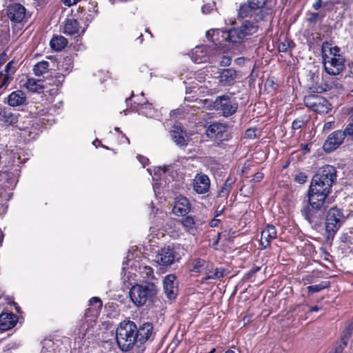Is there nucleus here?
I'll return each mask as SVG.
<instances>
[{"label":"nucleus","instance_id":"nucleus-63","mask_svg":"<svg viewBox=\"0 0 353 353\" xmlns=\"http://www.w3.org/2000/svg\"><path fill=\"white\" fill-rule=\"evenodd\" d=\"M133 256H134V254H132V253L129 252V253H128V256H127V260H128V261H130V260H132V259Z\"/></svg>","mask_w":353,"mask_h":353},{"label":"nucleus","instance_id":"nucleus-24","mask_svg":"<svg viewBox=\"0 0 353 353\" xmlns=\"http://www.w3.org/2000/svg\"><path fill=\"white\" fill-rule=\"evenodd\" d=\"M18 318L12 313L3 312L0 314V330L6 331L15 326Z\"/></svg>","mask_w":353,"mask_h":353},{"label":"nucleus","instance_id":"nucleus-54","mask_svg":"<svg viewBox=\"0 0 353 353\" xmlns=\"http://www.w3.org/2000/svg\"><path fill=\"white\" fill-rule=\"evenodd\" d=\"M137 159L139 162L142 164L143 167H145L148 163V159L145 157L138 155Z\"/></svg>","mask_w":353,"mask_h":353},{"label":"nucleus","instance_id":"nucleus-44","mask_svg":"<svg viewBox=\"0 0 353 353\" xmlns=\"http://www.w3.org/2000/svg\"><path fill=\"white\" fill-rule=\"evenodd\" d=\"M250 3L257 10L262 8L267 0H248Z\"/></svg>","mask_w":353,"mask_h":353},{"label":"nucleus","instance_id":"nucleus-8","mask_svg":"<svg viewBox=\"0 0 353 353\" xmlns=\"http://www.w3.org/2000/svg\"><path fill=\"white\" fill-rule=\"evenodd\" d=\"M305 106L319 114L327 113L330 103L325 98L318 94H309L304 97Z\"/></svg>","mask_w":353,"mask_h":353},{"label":"nucleus","instance_id":"nucleus-6","mask_svg":"<svg viewBox=\"0 0 353 353\" xmlns=\"http://www.w3.org/2000/svg\"><path fill=\"white\" fill-rule=\"evenodd\" d=\"M213 107L216 110L221 112L224 117H228L236 112L238 103L235 99L224 94L216 98L213 102Z\"/></svg>","mask_w":353,"mask_h":353},{"label":"nucleus","instance_id":"nucleus-50","mask_svg":"<svg viewBox=\"0 0 353 353\" xmlns=\"http://www.w3.org/2000/svg\"><path fill=\"white\" fill-rule=\"evenodd\" d=\"M230 63H231L230 57H229L228 56H223V57L220 61V65L221 66H228V65H230Z\"/></svg>","mask_w":353,"mask_h":353},{"label":"nucleus","instance_id":"nucleus-56","mask_svg":"<svg viewBox=\"0 0 353 353\" xmlns=\"http://www.w3.org/2000/svg\"><path fill=\"white\" fill-rule=\"evenodd\" d=\"M310 144H307V143L301 145V149L303 152V154H307V153L310 152Z\"/></svg>","mask_w":353,"mask_h":353},{"label":"nucleus","instance_id":"nucleus-12","mask_svg":"<svg viewBox=\"0 0 353 353\" xmlns=\"http://www.w3.org/2000/svg\"><path fill=\"white\" fill-rule=\"evenodd\" d=\"M344 139V132H342V130L332 132L323 143V150L327 153L335 150L343 143Z\"/></svg>","mask_w":353,"mask_h":353},{"label":"nucleus","instance_id":"nucleus-58","mask_svg":"<svg viewBox=\"0 0 353 353\" xmlns=\"http://www.w3.org/2000/svg\"><path fill=\"white\" fill-rule=\"evenodd\" d=\"M6 61V54L3 52L0 54V65L1 66Z\"/></svg>","mask_w":353,"mask_h":353},{"label":"nucleus","instance_id":"nucleus-52","mask_svg":"<svg viewBox=\"0 0 353 353\" xmlns=\"http://www.w3.org/2000/svg\"><path fill=\"white\" fill-rule=\"evenodd\" d=\"M263 178V174L262 172H256V174H254L252 181L256 183H258V182L261 181Z\"/></svg>","mask_w":353,"mask_h":353},{"label":"nucleus","instance_id":"nucleus-60","mask_svg":"<svg viewBox=\"0 0 353 353\" xmlns=\"http://www.w3.org/2000/svg\"><path fill=\"white\" fill-rule=\"evenodd\" d=\"M321 309L320 307L317 306V305H314V306H312L310 309V312H318Z\"/></svg>","mask_w":353,"mask_h":353},{"label":"nucleus","instance_id":"nucleus-31","mask_svg":"<svg viewBox=\"0 0 353 353\" xmlns=\"http://www.w3.org/2000/svg\"><path fill=\"white\" fill-rule=\"evenodd\" d=\"M208 267V263L204 259L196 258L192 261L191 271L195 273H203Z\"/></svg>","mask_w":353,"mask_h":353},{"label":"nucleus","instance_id":"nucleus-51","mask_svg":"<svg viewBox=\"0 0 353 353\" xmlns=\"http://www.w3.org/2000/svg\"><path fill=\"white\" fill-rule=\"evenodd\" d=\"M260 270V267H254L246 274L247 277L250 278L255 275Z\"/></svg>","mask_w":353,"mask_h":353},{"label":"nucleus","instance_id":"nucleus-11","mask_svg":"<svg viewBox=\"0 0 353 353\" xmlns=\"http://www.w3.org/2000/svg\"><path fill=\"white\" fill-rule=\"evenodd\" d=\"M205 133L208 137L214 139L218 142L228 140L229 138L228 125L219 122H214L210 124L207 128Z\"/></svg>","mask_w":353,"mask_h":353},{"label":"nucleus","instance_id":"nucleus-34","mask_svg":"<svg viewBox=\"0 0 353 353\" xmlns=\"http://www.w3.org/2000/svg\"><path fill=\"white\" fill-rule=\"evenodd\" d=\"M12 61H10L5 68V74H3V80L0 84V88H6L12 79V75L15 70L12 68Z\"/></svg>","mask_w":353,"mask_h":353},{"label":"nucleus","instance_id":"nucleus-55","mask_svg":"<svg viewBox=\"0 0 353 353\" xmlns=\"http://www.w3.org/2000/svg\"><path fill=\"white\" fill-rule=\"evenodd\" d=\"M220 223V220L218 219H213L210 222V225L212 228L217 227Z\"/></svg>","mask_w":353,"mask_h":353},{"label":"nucleus","instance_id":"nucleus-27","mask_svg":"<svg viewBox=\"0 0 353 353\" xmlns=\"http://www.w3.org/2000/svg\"><path fill=\"white\" fill-rule=\"evenodd\" d=\"M90 305H95L94 307H89L85 310V318L92 317L93 319L97 318L99 310L102 307V301L99 297L94 296L90 300Z\"/></svg>","mask_w":353,"mask_h":353},{"label":"nucleus","instance_id":"nucleus-35","mask_svg":"<svg viewBox=\"0 0 353 353\" xmlns=\"http://www.w3.org/2000/svg\"><path fill=\"white\" fill-rule=\"evenodd\" d=\"M332 88V83L321 81L316 83L310 88L311 92L322 93L330 90Z\"/></svg>","mask_w":353,"mask_h":353},{"label":"nucleus","instance_id":"nucleus-2","mask_svg":"<svg viewBox=\"0 0 353 353\" xmlns=\"http://www.w3.org/2000/svg\"><path fill=\"white\" fill-rule=\"evenodd\" d=\"M326 210L325 201L307 194V203L303 206L301 212L313 228H317L321 224Z\"/></svg>","mask_w":353,"mask_h":353},{"label":"nucleus","instance_id":"nucleus-32","mask_svg":"<svg viewBox=\"0 0 353 353\" xmlns=\"http://www.w3.org/2000/svg\"><path fill=\"white\" fill-rule=\"evenodd\" d=\"M67 39L63 36H54L50 40L51 48L56 51H61L67 45Z\"/></svg>","mask_w":353,"mask_h":353},{"label":"nucleus","instance_id":"nucleus-33","mask_svg":"<svg viewBox=\"0 0 353 353\" xmlns=\"http://www.w3.org/2000/svg\"><path fill=\"white\" fill-rule=\"evenodd\" d=\"M181 223L187 232L193 233L196 230V221L194 216L185 215L183 216Z\"/></svg>","mask_w":353,"mask_h":353},{"label":"nucleus","instance_id":"nucleus-22","mask_svg":"<svg viewBox=\"0 0 353 353\" xmlns=\"http://www.w3.org/2000/svg\"><path fill=\"white\" fill-rule=\"evenodd\" d=\"M95 320L92 317L85 318V315L84 319L81 321L79 327L74 331L75 339H83L89 330L94 325Z\"/></svg>","mask_w":353,"mask_h":353},{"label":"nucleus","instance_id":"nucleus-38","mask_svg":"<svg viewBox=\"0 0 353 353\" xmlns=\"http://www.w3.org/2000/svg\"><path fill=\"white\" fill-rule=\"evenodd\" d=\"M330 284L329 281H323L319 284L307 286V289L310 294H313L328 288L330 287Z\"/></svg>","mask_w":353,"mask_h":353},{"label":"nucleus","instance_id":"nucleus-28","mask_svg":"<svg viewBox=\"0 0 353 353\" xmlns=\"http://www.w3.org/2000/svg\"><path fill=\"white\" fill-rule=\"evenodd\" d=\"M79 23L74 18L67 19L64 23L63 33L68 35H74L79 33Z\"/></svg>","mask_w":353,"mask_h":353},{"label":"nucleus","instance_id":"nucleus-14","mask_svg":"<svg viewBox=\"0 0 353 353\" xmlns=\"http://www.w3.org/2000/svg\"><path fill=\"white\" fill-rule=\"evenodd\" d=\"M163 289L166 296L172 300L176 298L178 291L176 277L174 274L167 275L163 280Z\"/></svg>","mask_w":353,"mask_h":353},{"label":"nucleus","instance_id":"nucleus-10","mask_svg":"<svg viewBox=\"0 0 353 353\" xmlns=\"http://www.w3.org/2000/svg\"><path fill=\"white\" fill-rule=\"evenodd\" d=\"M231 32L232 28L228 30L212 29L207 31L206 37L216 47H222L224 46L223 43L226 41L234 43V37Z\"/></svg>","mask_w":353,"mask_h":353},{"label":"nucleus","instance_id":"nucleus-20","mask_svg":"<svg viewBox=\"0 0 353 353\" xmlns=\"http://www.w3.org/2000/svg\"><path fill=\"white\" fill-rule=\"evenodd\" d=\"M153 333V326L151 323H145L139 326L138 328L136 325L135 334L137 335L136 337V343L139 342L140 343H145L149 340Z\"/></svg>","mask_w":353,"mask_h":353},{"label":"nucleus","instance_id":"nucleus-40","mask_svg":"<svg viewBox=\"0 0 353 353\" xmlns=\"http://www.w3.org/2000/svg\"><path fill=\"white\" fill-rule=\"evenodd\" d=\"M141 274L143 279L150 280L154 278L153 269L148 265H143L140 268Z\"/></svg>","mask_w":353,"mask_h":353},{"label":"nucleus","instance_id":"nucleus-59","mask_svg":"<svg viewBox=\"0 0 353 353\" xmlns=\"http://www.w3.org/2000/svg\"><path fill=\"white\" fill-rule=\"evenodd\" d=\"M312 7L316 10H319L321 7V1L316 0V1L313 4Z\"/></svg>","mask_w":353,"mask_h":353},{"label":"nucleus","instance_id":"nucleus-37","mask_svg":"<svg viewBox=\"0 0 353 353\" xmlns=\"http://www.w3.org/2000/svg\"><path fill=\"white\" fill-rule=\"evenodd\" d=\"M19 114H14L9 111H3L2 121L7 125H14L18 121Z\"/></svg>","mask_w":353,"mask_h":353},{"label":"nucleus","instance_id":"nucleus-48","mask_svg":"<svg viewBox=\"0 0 353 353\" xmlns=\"http://www.w3.org/2000/svg\"><path fill=\"white\" fill-rule=\"evenodd\" d=\"M305 125V122L301 119H296L294 120L292 124V128L294 130L301 129Z\"/></svg>","mask_w":353,"mask_h":353},{"label":"nucleus","instance_id":"nucleus-53","mask_svg":"<svg viewBox=\"0 0 353 353\" xmlns=\"http://www.w3.org/2000/svg\"><path fill=\"white\" fill-rule=\"evenodd\" d=\"M289 48V44H285V43H280L278 46V49L279 52H285L288 51Z\"/></svg>","mask_w":353,"mask_h":353},{"label":"nucleus","instance_id":"nucleus-26","mask_svg":"<svg viewBox=\"0 0 353 353\" xmlns=\"http://www.w3.org/2000/svg\"><path fill=\"white\" fill-rule=\"evenodd\" d=\"M26 101V94L21 90L14 91L8 97V104L12 107L22 105L25 104Z\"/></svg>","mask_w":353,"mask_h":353},{"label":"nucleus","instance_id":"nucleus-57","mask_svg":"<svg viewBox=\"0 0 353 353\" xmlns=\"http://www.w3.org/2000/svg\"><path fill=\"white\" fill-rule=\"evenodd\" d=\"M319 17V14L318 13H312L311 17L309 18L310 22H315L318 17Z\"/></svg>","mask_w":353,"mask_h":353},{"label":"nucleus","instance_id":"nucleus-30","mask_svg":"<svg viewBox=\"0 0 353 353\" xmlns=\"http://www.w3.org/2000/svg\"><path fill=\"white\" fill-rule=\"evenodd\" d=\"M256 10L248 1L247 3L240 6L238 10V16L242 19L252 17Z\"/></svg>","mask_w":353,"mask_h":353},{"label":"nucleus","instance_id":"nucleus-1","mask_svg":"<svg viewBox=\"0 0 353 353\" xmlns=\"http://www.w3.org/2000/svg\"><path fill=\"white\" fill-rule=\"evenodd\" d=\"M321 56L324 70L330 75L336 76L344 68L345 58L341 54V48L332 47L329 41H324L321 46Z\"/></svg>","mask_w":353,"mask_h":353},{"label":"nucleus","instance_id":"nucleus-9","mask_svg":"<svg viewBox=\"0 0 353 353\" xmlns=\"http://www.w3.org/2000/svg\"><path fill=\"white\" fill-rule=\"evenodd\" d=\"M258 30V26L256 23L245 21L239 28H232V35L234 37V43H241L243 39L256 33Z\"/></svg>","mask_w":353,"mask_h":353},{"label":"nucleus","instance_id":"nucleus-23","mask_svg":"<svg viewBox=\"0 0 353 353\" xmlns=\"http://www.w3.org/2000/svg\"><path fill=\"white\" fill-rule=\"evenodd\" d=\"M170 135L174 142L179 146H185L188 144V137L181 126L174 125L170 131Z\"/></svg>","mask_w":353,"mask_h":353},{"label":"nucleus","instance_id":"nucleus-39","mask_svg":"<svg viewBox=\"0 0 353 353\" xmlns=\"http://www.w3.org/2000/svg\"><path fill=\"white\" fill-rule=\"evenodd\" d=\"M139 112L141 114L148 117H152L154 115V110L152 107V104L148 103L141 104L139 108Z\"/></svg>","mask_w":353,"mask_h":353},{"label":"nucleus","instance_id":"nucleus-5","mask_svg":"<svg viewBox=\"0 0 353 353\" xmlns=\"http://www.w3.org/2000/svg\"><path fill=\"white\" fill-rule=\"evenodd\" d=\"M345 216L341 210L334 207L330 209L325 220V230L329 236H333L341 228Z\"/></svg>","mask_w":353,"mask_h":353},{"label":"nucleus","instance_id":"nucleus-21","mask_svg":"<svg viewBox=\"0 0 353 353\" xmlns=\"http://www.w3.org/2000/svg\"><path fill=\"white\" fill-rule=\"evenodd\" d=\"M210 185V179L205 174H198L194 179L193 188L198 194H205L207 192Z\"/></svg>","mask_w":353,"mask_h":353},{"label":"nucleus","instance_id":"nucleus-46","mask_svg":"<svg viewBox=\"0 0 353 353\" xmlns=\"http://www.w3.org/2000/svg\"><path fill=\"white\" fill-rule=\"evenodd\" d=\"M223 276V272L216 269L214 272L211 274H208V275L205 277V280L208 279H216L222 277Z\"/></svg>","mask_w":353,"mask_h":353},{"label":"nucleus","instance_id":"nucleus-36","mask_svg":"<svg viewBox=\"0 0 353 353\" xmlns=\"http://www.w3.org/2000/svg\"><path fill=\"white\" fill-rule=\"evenodd\" d=\"M49 68V63L46 61H41L34 65L33 68L34 74L40 77L47 72Z\"/></svg>","mask_w":353,"mask_h":353},{"label":"nucleus","instance_id":"nucleus-45","mask_svg":"<svg viewBox=\"0 0 353 353\" xmlns=\"http://www.w3.org/2000/svg\"><path fill=\"white\" fill-rule=\"evenodd\" d=\"M342 132H344L345 138L347 137L353 140V123L348 124Z\"/></svg>","mask_w":353,"mask_h":353},{"label":"nucleus","instance_id":"nucleus-43","mask_svg":"<svg viewBox=\"0 0 353 353\" xmlns=\"http://www.w3.org/2000/svg\"><path fill=\"white\" fill-rule=\"evenodd\" d=\"M258 129L256 128L247 129L245 132V137L248 139H255L257 137Z\"/></svg>","mask_w":353,"mask_h":353},{"label":"nucleus","instance_id":"nucleus-19","mask_svg":"<svg viewBox=\"0 0 353 353\" xmlns=\"http://www.w3.org/2000/svg\"><path fill=\"white\" fill-rule=\"evenodd\" d=\"M174 259L175 252L170 247L162 248L156 256V261L161 265H170Z\"/></svg>","mask_w":353,"mask_h":353},{"label":"nucleus","instance_id":"nucleus-41","mask_svg":"<svg viewBox=\"0 0 353 353\" xmlns=\"http://www.w3.org/2000/svg\"><path fill=\"white\" fill-rule=\"evenodd\" d=\"M214 9H216V3L214 1L204 4L201 8L203 14H209Z\"/></svg>","mask_w":353,"mask_h":353},{"label":"nucleus","instance_id":"nucleus-42","mask_svg":"<svg viewBox=\"0 0 353 353\" xmlns=\"http://www.w3.org/2000/svg\"><path fill=\"white\" fill-rule=\"evenodd\" d=\"M230 189H231L230 185V184H227L225 183L224 184V185L219 190V192L218 193V196L219 197H225V196H228V195L229 194V193L230 192Z\"/></svg>","mask_w":353,"mask_h":353},{"label":"nucleus","instance_id":"nucleus-17","mask_svg":"<svg viewBox=\"0 0 353 353\" xmlns=\"http://www.w3.org/2000/svg\"><path fill=\"white\" fill-rule=\"evenodd\" d=\"M276 236L277 232L275 226L268 224L261 233V245L263 249L269 248L272 241Z\"/></svg>","mask_w":353,"mask_h":353},{"label":"nucleus","instance_id":"nucleus-7","mask_svg":"<svg viewBox=\"0 0 353 353\" xmlns=\"http://www.w3.org/2000/svg\"><path fill=\"white\" fill-rule=\"evenodd\" d=\"M331 188L330 185L314 175L309 187L307 194L325 201L330 193Z\"/></svg>","mask_w":353,"mask_h":353},{"label":"nucleus","instance_id":"nucleus-18","mask_svg":"<svg viewBox=\"0 0 353 353\" xmlns=\"http://www.w3.org/2000/svg\"><path fill=\"white\" fill-rule=\"evenodd\" d=\"M191 210V204L185 196L177 197L172 209L173 213L176 216H184Z\"/></svg>","mask_w":353,"mask_h":353},{"label":"nucleus","instance_id":"nucleus-61","mask_svg":"<svg viewBox=\"0 0 353 353\" xmlns=\"http://www.w3.org/2000/svg\"><path fill=\"white\" fill-rule=\"evenodd\" d=\"M136 41H138L139 43H142L143 39V34L141 33L140 35L136 39Z\"/></svg>","mask_w":353,"mask_h":353},{"label":"nucleus","instance_id":"nucleus-15","mask_svg":"<svg viewBox=\"0 0 353 353\" xmlns=\"http://www.w3.org/2000/svg\"><path fill=\"white\" fill-rule=\"evenodd\" d=\"M210 48L206 45L196 46L191 52V59L196 63H205L208 60Z\"/></svg>","mask_w":353,"mask_h":353},{"label":"nucleus","instance_id":"nucleus-64","mask_svg":"<svg viewBox=\"0 0 353 353\" xmlns=\"http://www.w3.org/2000/svg\"><path fill=\"white\" fill-rule=\"evenodd\" d=\"M97 143H98L99 144H101V141H99V139H96V140H94V141L92 142V144H93L94 145H95L96 147H97V145H96V144H97Z\"/></svg>","mask_w":353,"mask_h":353},{"label":"nucleus","instance_id":"nucleus-49","mask_svg":"<svg viewBox=\"0 0 353 353\" xmlns=\"http://www.w3.org/2000/svg\"><path fill=\"white\" fill-rule=\"evenodd\" d=\"M64 80H65V76L62 74L57 73L54 76V80L53 81V84H54L57 87L60 86L62 85Z\"/></svg>","mask_w":353,"mask_h":353},{"label":"nucleus","instance_id":"nucleus-62","mask_svg":"<svg viewBox=\"0 0 353 353\" xmlns=\"http://www.w3.org/2000/svg\"><path fill=\"white\" fill-rule=\"evenodd\" d=\"M243 61H244L243 57H239V58L236 59V60H235V62L238 64H240Z\"/></svg>","mask_w":353,"mask_h":353},{"label":"nucleus","instance_id":"nucleus-3","mask_svg":"<svg viewBox=\"0 0 353 353\" xmlns=\"http://www.w3.org/2000/svg\"><path fill=\"white\" fill-rule=\"evenodd\" d=\"M136 324L131 321L121 322L117 328L116 341L122 351L130 350L136 343Z\"/></svg>","mask_w":353,"mask_h":353},{"label":"nucleus","instance_id":"nucleus-47","mask_svg":"<svg viewBox=\"0 0 353 353\" xmlns=\"http://www.w3.org/2000/svg\"><path fill=\"white\" fill-rule=\"evenodd\" d=\"M307 176L303 172H299L296 174L294 177V181L300 184H303L307 181Z\"/></svg>","mask_w":353,"mask_h":353},{"label":"nucleus","instance_id":"nucleus-29","mask_svg":"<svg viewBox=\"0 0 353 353\" xmlns=\"http://www.w3.org/2000/svg\"><path fill=\"white\" fill-rule=\"evenodd\" d=\"M25 87L32 92H40L44 88L43 81L34 78H28L25 83Z\"/></svg>","mask_w":353,"mask_h":353},{"label":"nucleus","instance_id":"nucleus-13","mask_svg":"<svg viewBox=\"0 0 353 353\" xmlns=\"http://www.w3.org/2000/svg\"><path fill=\"white\" fill-rule=\"evenodd\" d=\"M7 15L14 23H21L26 17V8L20 3H14L8 6Z\"/></svg>","mask_w":353,"mask_h":353},{"label":"nucleus","instance_id":"nucleus-16","mask_svg":"<svg viewBox=\"0 0 353 353\" xmlns=\"http://www.w3.org/2000/svg\"><path fill=\"white\" fill-rule=\"evenodd\" d=\"M315 176L332 186L336 180V170L334 166L326 165L322 167Z\"/></svg>","mask_w":353,"mask_h":353},{"label":"nucleus","instance_id":"nucleus-4","mask_svg":"<svg viewBox=\"0 0 353 353\" xmlns=\"http://www.w3.org/2000/svg\"><path fill=\"white\" fill-rule=\"evenodd\" d=\"M157 292L154 283L148 282L143 285H133L130 290V297L135 305L140 307L152 300Z\"/></svg>","mask_w":353,"mask_h":353},{"label":"nucleus","instance_id":"nucleus-25","mask_svg":"<svg viewBox=\"0 0 353 353\" xmlns=\"http://www.w3.org/2000/svg\"><path fill=\"white\" fill-rule=\"evenodd\" d=\"M219 84L222 86H230L234 84L236 79V72L234 69L222 70L219 74Z\"/></svg>","mask_w":353,"mask_h":353}]
</instances>
